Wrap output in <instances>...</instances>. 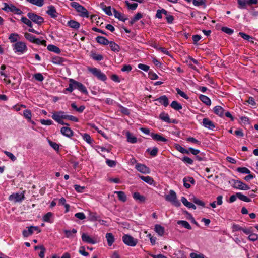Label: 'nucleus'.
I'll list each match as a JSON object with an SVG mask.
<instances>
[{
	"instance_id": "f257e3e1",
	"label": "nucleus",
	"mask_w": 258,
	"mask_h": 258,
	"mask_svg": "<svg viewBox=\"0 0 258 258\" xmlns=\"http://www.w3.org/2000/svg\"><path fill=\"white\" fill-rule=\"evenodd\" d=\"M69 87L65 89L66 91L72 92L74 90L77 89L82 93L87 95L88 92L86 87L81 83L73 79H69Z\"/></svg>"
},
{
	"instance_id": "f03ea898",
	"label": "nucleus",
	"mask_w": 258,
	"mask_h": 258,
	"mask_svg": "<svg viewBox=\"0 0 258 258\" xmlns=\"http://www.w3.org/2000/svg\"><path fill=\"white\" fill-rule=\"evenodd\" d=\"M70 5L74 8L76 11L80 13V15L83 17H88V12L83 6L80 5L78 3L73 2L71 3Z\"/></svg>"
},
{
	"instance_id": "7ed1b4c3",
	"label": "nucleus",
	"mask_w": 258,
	"mask_h": 258,
	"mask_svg": "<svg viewBox=\"0 0 258 258\" xmlns=\"http://www.w3.org/2000/svg\"><path fill=\"white\" fill-rule=\"evenodd\" d=\"M229 182L235 189L247 190L250 188L247 185L239 180L232 179Z\"/></svg>"
},
{
	"instance_id": "20e7f679",
	"label": "nucleus",
	"mask_w": 258,
	"mask_h": 258,
	"mask_svg": "<svg viewBox=\"0 0 258 258\" xmlns=\"http://www.w3.org/2000/svg\"><path fill=\"white\" fill-rule=\"evenodd\" d=\"M165 199L172 203L176 207H179L181 205L180 201L177 199L176 193L172 190H170L169 194L166 195Z\"/></svg>"
},
{
	"instance_id": "39448f33",
	"label": "nucleus",
	"mask_w": 258,
	"mask_h": 258,
	"mask_svg": "<svg viewBox=\"0 0 258 258\" xmlns=\"http://www.w3.org/2000/svg\"><path fill=\"white\" fill-rule=\"evenodd\" d=\"M13 47L15 52L20 53L21 54L24 53L27 49L26 43L22 41H19L15 43L13 45Z\"/></svg>"
},
{
	"instance_id": "423d86ee",
	"label": "nucleus",
	"mask_w": 258,
	"mask_h": 258,
	"mask_svg": "<svg viewBox=\"0 0 258 258\" xmlns=\"http://www.w3.org/2000/svg\"><path fill=\"white\" fill-rule=\"evenodd\" d=\"M4 7L3 8V10L7 12H11L18 15H21L23 13V12L19 8H17L14 5H9L6 3L3 4Z\"/></svg>"
},
{
	"instance_id": "0eeeda50",
	"label": "nucleus",
	"mask_w": 258,
	"mask_h": 258,
	"mask_svg": "<svg viewBox=\"0 0 258 258\" xmlns=\"http://www.w3.org/2000/svg\"><path fill=\"white\" fill-rule=\"evenodd\" d=\"M124 243L129 246L134 247L138 243V240L130 235L125 234L122 237Z\"/></svg>"
},
{
	"instance_id": "6e6552de",
	"label": "nucleus",
	"mask_w": 258,
	"mask_h": 258,
	"mask_svg": "<svg viewBox=\"0 0 258 258\" xmlns=\"http://www.w3.org/2000/svg\"><path fill=\"white\" fill-rule=\"evenodd\" d=\"M88 70L101 81H105L107 79L106 76L101 71L96 68H88Z\"/></svg>"
},
{
	"instance_id": "1a4fd4ad",
	"label": "nucleus",
	"mask_w": 258,
	"mask_h": 258,
	"mask_svg": "<svg viewBox=\"0 0 258 258\" xmlns=\"http://www.w3.org/2000/svg\"><path fill=\"white\" fill-rule=\"evenodd\" d=\"M25 191H23L21 193H14L11 195L9 197V200L14 202H21L25 199Z\"/></svg>"
},
{
	"instance_id": "9d476101",
	"label": "nucleus",
	"mask_w": 258,
	"mask_h": 258,
	"mask_svg": "<svg viewBox=\"0 0 258 258\" xmlns=\"http://www.w3.org/2000/svg\"><path fill=\"white\" fill-rule=\"evenodd\" d=\"M28 17L33 22L40 25L44 22V18L37 14L29 12L27 14Z\"/></svg>"
},
{
	"instance_id": "9b49d317",
	"label": "nucleus",
	"mask_w": 258,
	"mask_h": 258,
	"mask_svg": "<svg viewBox=\"0 0 258 258\" xmlns=\"http://www.w3.org/2000/svg\"><path fill=\"white\" fill-rule=\"evenodd\" d=\"M34 231H38V232H40V230H39V227L37 226H30L28 227V230H24L23 231V235L24 237H28L30 235H32Z\"/></svg>"
},
{
	"instance_id": "f8f14e48",
	"label": "nucleus",
	"mask_w": 258,
	"mask_h": 258,
	"mask_svg": "<svg viewBox=\"0 0 258 258\" xmlns=\"http://www.w3.org/2000/svg\"><path fill=\"white\" fill-rule=\"evenodd\" d=\"M135 168L138 171L144 174H147L150 172V169L143 164L137 163Z\"/></svg>"
},
{
	"instance_id": "ddd939ff",
	"label": "nucleus",
	"mask_w": 258,
	"mask_h": 258,
	"mask_svg": "<svg viewBox=\"0 0 258 258\" xmlns=\"http://www.w3.org/2000/svg\"><path fill=\"white\" fill-rule=\"evenodd\" d=\"M66 61V59L59 56H53L51 57V62L56 65H62Z\"/></svg>"
},
{
	"instance_id": "4468645a",
	"label": "nucleus",
	"mask_w": 258,
	"mask_h": 258,
	"mask_svg": "<svg viewBox=\"0 0 258 258\" xmlns=\"http://www.w3.org/2000/svg\"><path fill=\"white\" fill-rule=\"evenodd\" d=\"M46 13L53 18H56L58 16V13L56 12L55 8L52 5L48 7V10Z\"/></svg>"
},
{
	"instance_id": "2eb2a0df",
	"label": "nucleus",
	"mask_w": 258,
	"mask_h": 258,
	"mask_svg": "<svg viewBox=\"0 0 258 258\" xmlns=\"http://www.w3.org/2000/svg\"><path fill=\"white\" fill-rule=\"evenodd\" d=\"M66 114L63 111H58L54 112L52 115V118L55 121L60 119H64Z\"/></svg>"
},
{
	"instance_id": "dca6fc26",
	"label": "nucleus",
	"mask_w": 258,
	"mask_h": 258,
	"mask_svg": "<svg viewBox=\"0 0 258 258\" xmlns=\"http://www.w3.org/2000/svg\"><path fill=\"white\" fill-rule=\"evenodd\" d=\"M151 137L152 139L157 141H160L163 142H166L167 141V139L163 137L162 135L158 134H155L153 133H151Z\"/></svg>"
},
{
	"instance_id": "f3484780",
	"label": "nucleus",
	"mask_w": 258,
	"mask_h": 258,
	"mask_svg": "<svg viewBox=\"0 0 258 258\" xmlns=\"http://www.w3.org/2000/svg\"><path fill=\"white\" fill-rule=\"evenodd\" d=\"M155 100L158 101L161 104L164 105L165 107H167L169 104L168 98L166 95L161 96Z\"/></svg>"
},
{
	"instance_id": "a211bd4d",
	"label": "nucleus",
	"mask_w": 258,
	"mask_h": 258,
	"mask_svg": "<svg viewBox=\"0 0 258 258\" xmlns=\"http://www.w3.org/2000/svg\"><path fill=\"white\" fill-rule=\"evenodd\" d=\"M203 125L204 127L210 130H213L215 127L213 122L207 118L203 119Z\"/></svg>"
},
{
	"instance_id": "6ab92c4d",
	"label": "nucleus",
	"mask_w": 258,
	"mask_h": 258,
	"mask_svg": "<svg viewBox=\"0 0 258 258\" xmlns=\"http://www.w3.org/2000/svg\"><path fill=\"white\" fill-rule=\"evenodd\" d=\"M60 132L63 135L67 137H71L73 135L72 130L68 127H62L61 128Z\"/></svg>"
},
{
	"instance_id": "aec40b11",
	"label": "nucleus",
	"mask_w": 258,
	"mask_h": 258,
	"mask_svg": "<svg viewBox=\"0 0 258 258\" xmlns=\"http://www.w3.org/2000/svg\"><path fill=\"white\" fill-rule=\"evenodd\" d=\"M183 181L184 183V186L186 188H189L190 187V185L187 183V182H190V183L193 184H195V180L192 177H185L183 178Z\"/></svg>"
},
{
	"instance_id": "412c9836",
	"label": "nucleus",
	"mask_w": 258,
	"mask_h": 258,
	"mask_svg": "<svg viewBox=\"0 0 258 258\" xmlns=\"http://www.w3.org/2000/svg\"><path fill=\"white\" fill-rule=\"evenodd\" d=\"M83 241L91 244H95L96 241L85 233H83L81 236Z\"/></svg>"
},
{
	"instance_id": "4be33fe9",
	"label": "nucleus",
	"mask_w": 258,
	"mask_h": 258,
	"mask_svg": "<svg viewBox=\"0 0 258 258\" xmlns=\"http://www.w3.org/2000/svg\"><path fill=\"white\" fill-rule=\"evenodd\" d=\"M181 201L184 206L188 208H191L193 209H196V206L191 202L188 201L186 198L182 197Z\"/></svg>"
},
{
	"instance_id": "5701e85b",
	"label": "nucleus",
	"mask_w": 258,
	"mask_h": 258,
	"mask_svg": "<svg viewBox=\"0 0 258 258\" xmlns=\"http://www.w3.org/2000/svg\"><path fill=\"white\" fill-rule=\"evenodd\" d=\"M214 112L220 117L224 116V110L220 106H216L213 108Z\"/></svg>"
},
{
	"instance_id": "b1692460",
	"label": "nucleus",
	"mask_w": 258,
	"mask_h": 258,
	"mask_svg": "<svg viewBox=\"0 0 258 258\" xmlns=\"http://www.w3.org/2000/svg\"><path fill=\"white\" fill-rule=\"evenodd\" d=\"M199 99L206 105L210 106L211 104V100L207 96L204 95H200L199 96Z\"/></svg>"
},
{
	"instance_id": "393cba45",
	"label": "nucleus",
	"mask_w": 258,
	"mask_h": 258,
	"mask_svg": "<svg viewBox=\"0 0 258 258\" xmlns=\"http://www.w3.org/2000/svg\"><path fill=\"white\" fill-rule=\"evenodd\" d=\"M155 231L160 236H163L165 232L164 228L159 224L155 225Z\"/></svg>"
},
{
	"instance_id": "a878e982",
	"label": "nucleus",
	"mask_w": 258,
	"mask_h": 258,
	"mask_svg": "<svg viewBox=\"0 0 258 258\" xmlns=\"http://www.w3.org/2000/svg\"><path fill=\"white\" fill-rule=\"evenodd\" d=\"M114 15L115 18L118 19L119 20H121L123 22H125V20H127V18H126L124 15L122 14L121 13L118 12L115 9H113Z\"/></svg>"
},
{
	"instance_id": "bb28decb",
	"label": "nucleus",
	"mask_w": 258,
	"mask_h": 258,
	"mask_svg": "<svg viewBox=\"0 0 258 258\" xmlns=\"http://www.w3.org/2000/svg\"><path fill=\"white\" fill-rule=\"evenodd\" d=\"M64 232L66 237L73 238L75 237L77 230L75 229H73L72 230H64Z\"/></svg>"
},
{
	"instance_id": "cd10ccee",
	"label": "nucleus",
	"mask_w": 258,
	"mask_h": 258,
	"mask_svg": "<svg viewBox=\"0 0 258 258\" xmlns=\"http://www.w3.org/2000/svg\"><path fill=\"white\" fill-rule=\"evenodd\" d=\"M96 41L99 44L106 45L109 44V41L106 38L102 36H97Z\"/></svg>"
},
{
	"instance_id": "c85d7f7f",
	"label": "nucleus",
	"mask_w": 258,
	"mask_h": 258,
	"mask_svg": "<svg viewBox=\"0 0 258 258\" xmlns=\"http://www.w3.org/2000/svg\"><path fill=\"white\" fill-rule=\"evenodd\" d=\"M47 49L49 51L55 52L56 54H59L61 52V50L60 48L54 45H48L47 46Z\"/></svg>"
},
{
	"instance_id": "c756f323",
	"label": "nucleus",
	"mask_w": 258,
	"mask_h": 258,
	"mask_svg": "<svg viewBox=\"0 0 258 258\" xmlns=\"http://www.w3.org/2000/svg\"><path fill=\"white\" fill-rule=\"evenodd\" d=\"M109 47L111 50L114 52H118L120 50V47L113 41H109Z\"/></svg>"
},
{
	"instance_id": "7c9ffc66",
	"label": "nucleus",
	"mask_w": 258,
	"mask_h": 258,
	"mask_svg": "<svg viewBox=\"0 0 258 258\" xmlns=\"http://www.w3.org/2000/svg\"><path fill=\"white\" fill-rule=\"evenodd\" d=\"M105 237L107 241V244L109 246H111L114 242V237L113 234L111 233H107L106 234Z\"/></svg>"
},
{
	"instance_id": "2f4dec72",
	"label": "nucleus",
	"mask_w": 258,
	"mask_h": 258,
	"mask_svg": "<svg viewBox=\"0 0 258 258\" xmlns=\"http://www.w3.org/2000/svg\"><path fill=\"white\" fill-rule=\"evenodd\" d=\"M134 199L136 201H139L141 202H144L146 201V198L143 195H141L139 192H135L133 196Z\"/></svg>"
},
{
	"instance_id": "473e14b6",
	"label": "nucleus",
	"mask_w": 258,
	"mask_h": 258,
	"mask_svg": "<svg viewBox=\"0 0 258 258\" xmlns=\"http://www.w3.org/2000/svg\"><path fill=\"white\" fill-rule=\"evenodd\" d=\"M114 194H116L118 196L119 200L124 202L126 201V196L124 192L122 191H115Z\"/></svg>"
},
{
	"instance_id": "72a5a7b5",
	"label": "nucleus",
	"mask_w": 258,
	"mask_h": 258,
	"mask_svg": "<svg viewBox=\"0 0 258 258\" xmlns=\"http://www.w3.org/2000/svg\"><path fill=\"white\" fill-rule=\"evenodd\" d=\"M67 24L70 27L75 29H77L80 27L79 23L74 20L69 21Z\"/></svg>"
},
{
	"instance_id": "f704fd0d",
	"label": "nucleus",
	"mask_w": 258,
	"mask_h": 258,
	"mask_svg": "<svg viewBox=\"0 0 258 258\" xmlns=\"http://www.w3.org/2000/svg\"><path fill=\"white\" fill-rule=\"evenodd\" d=\"M124 3H125V5L126 6L127 9L129 10H136L138 6V4L137 3H131L128 1H125L124 2Z\"/></svg>"
},
{
	"instance_id": "c9c22d12",
	"label": "nucleus",
	"mask_w": 258,
	"mask_h": 258,
	"mask_svg": "<svg viewBox=\"0 0 258 258\" xmlns=\"http://www.w3.org/2000/svg\"><path fill=\"white\" fill-rule=\"evenodd\" d=\"M159 117L161 120L167 123H171V120L170 119L169 115L167 113L164 112L161 113L160 114Z\"/></svg>"
},
{
	"instance_id": "e433bc0d",
	"label": "nucleus",
	"mask_w": 258,
	"mask_h": 258,
	"mask_svg": "<svg viewBox=\"0 0 258 258\" xmlns=\"http://www.w3.org/2000/svg\"><path fill=\"white\" fill-rule=\"evenodd\" d=\"M140 178L144 182L147 183L148 184L150 185H152L154 182V180L152 177L147 176H140Z\"/></svg>"
},
{
	"instance_id": "4c0bfd02",
	"label": "nucleus",
	"mask_w": 258,
	"mask_h": 258,
	"mask_svg": "<svg viewBox=\"0 0 258 258\" xmlns=\"http://www.w3.org/2000/svg\"><path fill=\"white\" fill-rule=\"evenodd\" d=\"M126 138L127 142L131 143H135L137 142V139L130 132L126 133Z\"/></svg>"
},
{
	"instance_id": "58836bf2",
	"label": "nucleus",
	"mask_w": 258,
	"mask_h": 258,
	"mask_svg": "<svg viewBox=\"0 0 258 258\" xmlns=\"http://www.w3.org/2000/svg\"><path fill=\"white\" fill-rule=\"evenodd\" d=\"M19 38V35L17 33H12L9 37V39L11 43L17 42V41Z\"/></svg>"
},
{
	"instance_id": "ea45409f",
	"label": "nucleus",
	"mask_w": 258,
	"mask_h": 258,
	"mask_svg": "<svg viewBox=\"0 0 258 258\" xmlns=\"http://www.w3.org/2000/svg\"><path fill=\"white\" fill-rule=\"evenodd\" d=\"M177 223L178 225H182L183 227H184V228H185L187 229L190 230L192 228L190 225L186 221L179 220V221H177Z\"/></svg>"
},
{
	"instance_id": "a19ab883",
	"label": "nucleus",
	"mask_w": 258,
	"mask_h": 258,
	"mask_svg": "<svg viewBox=\"0 0 258 258\" xmlns=\"http://www.w3.org/2000/svg\"><path fill=\"white\" fill-rule=\"evenodd\" d=\"M236 196L239 199L244 202H249L251 201L249 198L240 192H237Z\"/></svg>"
},
{
	"instance_id": "79ce46f5",
	"label": "nucleus",
	"mask_w": 258,
	"mask_h": 258,
	"mask_svg": "<svg viewBox=\"0 0 258 258\" xmlns=\"http://www.w3.org/2000/svg\"><path fill=\"white\" fill-rule=\"evenodd\" d=\"M29 3L38 7H42L44 3V0H26Z\"/></svg>"
},
{
	"instance_id": "37998d69",
	"label": "nucleus",
	"mask_w": 258,
	"mask_h": 258,
	"mask_svg": "<svg viewBox=\"0 0 258 258\" xmlns=\"http://www.w3.org/2000/svg\"><path fill=\"white\" fill-rule=\"evenodd\" d=\"M171 107L176 110H179L182 108V105L176 101H172Z\"/></svg>"
},
{
	"instance_id": "c03bdc74",
	"label": "nucleus",
	"mask_w": 258,
	"mask_h": 258,
	"mask_svg": "<svg viewBox=\"0 0 258 258\" xmlns=\"http://www.w3.org/2000/svg\"><path fill=\"white\" fill-rule=\"evenodd\" d=\"M71 106L72 108L79 113H82L85 108L84 105H81L79 107H78L75 103H72Z\"/></svg>"
},
{
	"instance_id": "a18cd8bd",
	"label": "nucleus",
	"mask_w": 258,
	"mask_h": 258,
	"mask_svg": "<svg viewBox=\"0 0 258 258\" xmlns=\"http://www.w3.org/2000/svg\"><path fill=\"white\" fill-rule=\"evenodd\" d=\"M175 149L180 153L182 154H189V152L188 150L185 149L184 148L182 147L181 146H180L179 144L175 145Z\"/></svg>"
},
{
	"instance_id": "49530a36",
	"label": "nucleus",
	"mask_w": 258,
	"mask_h": 258,
	"mask_svg": "<svg viewBox=\"0 0 258 258\" xmlns=\"http://www.w3.org/2000/svg\"><path fill=\"white\" fill-rule=\"evenodd\" d=\"M24 117L28 119L29 121H31L32 118L31 111L29 109H26L23 112Z\"/></svg>"
},
{
	"instance_id": "de8ad7c7",
	"label": "nucleus",
	"mask_w": 258,
	"mask_h": 258,
	"mask_svg": "<svg viewBox=\"0 0 258 258\" xmlns=\"http://www.w3.org/2000/svg\"><path fill=\"white\" fill-rule=\"evenodd\" d=\"M91 57L94 60L97 61H101L103 59V57L102 55L96 54L95 53H92L91 54Z\"/></svg>"
},
{
	"instance_id": "09e8293b",
	"label": "nucleus",
	"mask_w": 258,
	"mask_h": 258,
	"mask_svg": "<svg viewBox=\"0 0 258 258\" xmlns=\"http://www.w3.org/2000/svg\"><path fill=\"white\" fill-rule=\"evenodd\" d=\"M53 214L51 212H48L43 217V220L46 222L51 223L50 219L52 217Z\"/></svg>"
},
{
	"instance_id": "8fccbe9b",
	"label": "nucleus",
	"mask_w": 258,
	"mask_h": 258,
	"mask_svg": "<svg viewBox=\"0 0 258 258\" xmlns=\"http://www.w3.org/2000/svg\"><path fill=\"white\" fill-rule=\"evenodd\" d=\"M21 20L23 23L25 24L29 27H32V23L31 20L29 18L28 19L25 17H22L21 18Z\"/></svg>"
},
{
	"instance_id": "3c124183",
	"label": "nucleus",
	"mask_w": 258,
	"mask_h": 258,
	"mask_svg": "<svg viewBox=\"0 0 258 258\" xmlns=\"http://www.w3.org/2000/svg\"><path fill=\"white\" fill-rule=\"evenodd\" d=\"M239 35L244 39L248 40V41H250L252 43H253V41L251 40V39H252V37H251L250 36L243 33V32H239Z\"/></svg>"
},
{
	"instance_id": "603ef678",
	"label": "nucleus",
	"mask_w": 258,
	"mask_h": 258,
	"mask_svg": "<svg viewBox=\"0 0 258 258\" xmlns=\"http://www.w3.org/2000/svg\"><path fill=\"white\" fill-rule=\"evenodd\" d=\"M239 9H245L247 5L246 0H237Z\"/></svg>"
},
{
	"instance_id": "864d4df0",
	"label": "nucleus",
	"mask_w": 258,
	"mask_h": 258,
	"mask_svg": "<svg viewBox=\"0 0 258 258\" xmlns=\"http://www.w3.org/2000/svg\"><path fill=\"white\" fill-rule=\"evenodd\" d=\"M6 69V66L4 64L2 65L0 68V75L5 78H7L8 77V75L7 73V71H5Z\"/></svg>"
},
{
	"instance_id": "5fc2aeb1",
	"label": "nucleus",
	"mask_w": 258,
	"mask_h": 258,
	"mask_svg": "<svg viewBox=\"0 0 258 258\" xmlns=\"http://www.w3.org/2000/svg\"><path fill=\"white\" fill-rule=\"evenodd\" d=\"M192 200L194 202V203L195 204H197V205L200 206L202 207H205L204 202L203 201L200 200V199L194 197L192 198Z\"/></svg>"
},
{
	"instance_id": "6e6d98bb",
	"label": "nucleus",
	"mask_w": 258,
	"mask_h": 258,
	"mask_svg": "<svg viewBox=\"0 0 258 258\" xmlns=\"http://www.w3.org/2000/svg\"><path fill=\"white\" fill-rule=\"evenodd\" d=\"M147 151L149 152L151 155L155 156L158 153V149L157 147H154L153 149L148 148Z\"/></svg>"
},
{
	"instance_id": "4d7b16f0",
	"label": "nucleus",
	"mask_w": 258,
	"mask_h": 258,
	"mask_svg": "<svg viewBox=\"0 0 258 258\" xmlns=\"http://www.w3.org/2000/svg\"><path fill=\"white\" fill-rule=\"evenodd\" d=\"M237 171L243 174H249L250 173V170L246 167H238L237 169Z\"/></svg>"
},
{
	"instance_id": "13d9d810",
	"label": "nucleus",
	"mask_w": 258,
	"mask_h": 258,
	"mask_svg": "<svg viewBox=\"0 0 258 258\" xmlns=\"http://www.w3.org/2000/svg\"><path fill=\"white\" fill-rule=\"evenodd\" d=\"M25 37L28 40H29L30 42H33L34 41V39L35 38V36L29 33H25Z\"/></svg>"
},
{
	"instance_id": "bf43d9fd",
	"label": "nucleus",
	"mask_w": 258,
	"mask_h": 258,
	"mask_svg": "<svg viewBox=\"0 0 258 258\" xmlns=\"http://www.w3.org/2000/svg\"><path fill=\"white\" fill-rule=\"evenodd\" d=\"M186 141L188 142H191L198 145H201V142L196 139L194 137H189L186 139Z\"/></svg>"
},
{
	"instance_id": "052dcab7",
	"label": "nucleus",
	"mask_w": 258,
	"mask_h": 258,
	"mask_svg": "<svg viewBox=\"0 0 258 258\" xmlns=\"http://www.w3.org/2000/svg\"><path fill=\"white\" fill-rule=\"evenodd\" d=\"M82 136L83 140H85L87 143L89 144H91L92 143L91 137L89 134H84Z\"/></svg>"
},
{
	"instance_id": "680f3d73",
	"label": "nucleus",
	"mask_w": 258,
	"mask_h": 258,
	"mask_svg": "<svg viewBox=\"0 0 258 258\" xmlns=\"http://www.w3.org/2000/svg\"><path fill=\"white\" fill-rule=\"evenodd\" d=\"M248 239L251 241H255L258 239V235L255 233H251L248 237Z\"/></svg>"
},
{
	"instance_id": "e2e57ef3",
	"label": "nucleus",
	"mask_w": 258,
	"mask_h": 258,
	"mask_svg": "<svg viewBox=\"0 0 258 258\" xmlns=\"http://www.w3.org/2000/svg\"><path fill=\"white\" fill-rule=\"evenodd\" d=\"M221 30L222 31H223L224 32H225L226 34H228L229 35H231V34H233L234 32L233 30H232L229 28L226 27H222Z\"/></svg>"
},
{
	"instance_id": "0e129e2a",
	"label": "nucleus",
	"mask_w": 258,
	"mask_h": 258,
	"mask_svg": "<svg viewBox=\"0 0 258 258\" xmlns=\"http://www.w3.org/2000/svg\"><path fill=\"white\" fill-rule=\"evenodd\" d=\"M191 258H206L205 255L203 254H197L196 253L192 252L190 254Z\"/></svg>"
},
{
	"instance_id": "69168bd1",
	"label": "nucleus",
	"mask_w": 258,
	"mask_h": 258,
	"mask_svg": "<svg viewBox=\"0 0 258 258\" xmlns=\"http://www.w3.org/2000/svg\"><path fill=\"white\" fill-rule=\"evenodd\" d=\"M103 10L107 15L109 16H111L112 15L111 12V8L110 6H105L103 8Z\"/></svg>"
},
{
	"instance_id": "338daca9",
	"label": "nucleus",
	"mask_w": 258,
	"mask_h": 258,
	"mask_svg": "<svg viewBox=\"0 0 258 258\" xmlns=\"http://www.w3.org/2000/svg\"><path fill=\"white\" fill-rule=\"evenodd\" d=\"M182 161L183 162H184V163H187V164H188L189 165H191L194 163V161H193L192 159H191L189 157H186V156L182 158Z\"/></svg>"
},
{
	"instance_id": "774afa93",
	"label": "nucleus",
	"mask_w": 258,
	"mask_h": 258,
	"mask_svg": "<svg viewBox=\"0 0 258 258\" xmlns=\"http://www.w3.org/2000/svg\"><path fill=\"white\" fill-rule=\"evenodd\" d=\"M34 78L38 81H42L44 80V77L41 73H36L34 75Z\"/></svg>"
}]
</instances>
